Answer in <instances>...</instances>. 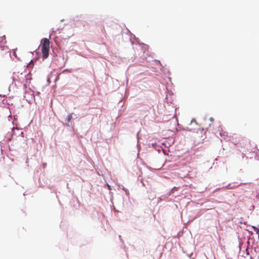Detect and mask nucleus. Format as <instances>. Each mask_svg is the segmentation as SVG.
<instances>
[{
    "label": "nucleus",
    "mask_w": 259,
    "mask_h": 259,
    "mask_svg": "<svg viewBox=\"0 0 259 259\" xmlns=\"http://www.w3.org/2000/svg\"><path fill=\"white\" fill-rule=\"evenodd\" d=\"M252 227L253 230L256 233V234H257L259 235V229L254 226H252Z\"/></svg>",
    "instance_id": "obj_4"
},
{
    "label": "nucleus",
    "mask_w": 259,
    "mask_h": 259,
    "mask_svg": "<svg viewBox=\"0 0 259 259\" xmlns=\"http://www.w3.org/2000/svg\"><path fill=\"white\" fill-rule=\"evenodd\" d=\"M258 227H259V225H258Z\"/></svg>",
    "instance_id": "obj_9"
},
{
    "label": "nucleus",
    "mask_w": 259,
    "mask_h": 259,
    "mask_svg": "<svg viewBox=\"0 0 259 259\" xmlns=\"http://www.w3.org/2000/svg\"><path fill=\"white\" fill-rule=\"evenodd\" d=\"M13 55L16 57V55L15 52H14V54Z\"/></svg>",
    "instance_id": "obj_8"
},
{
    "label": "nucleus",
    "mask_w": 259,
    "mask_h": 259,
    "mask_svg": "<svg viewBox=\"0 0 259 259\" xmlns=\"http://www.w3.org/2000/svg\"><path fill=\"white\" fill-rule=\"evenodd\" d=\"M210 120L211 121H213V118H212V117H211V118H210Z\"/></svg>",
    "instance_id": "obj_7"
},
{
    "label": "nucleus",
    "mask_w": 259,
    "mask_h": 259,
    "mask_svg": "<svg viewBox=\"0 0 259 259\" xmlns=\"http://www.w3.org/2000/svg\"><path fill=\"white\" fill-rule=\"evenodd\" d=\"M72 118V116H71V114H69L68 116H67V122H69L71 120V119Z\"/></svg>",
    "instance_id": "obj_6"
},
{
    "label": "nucleus",
    "mask_w": 259,
    "mask_h": 259,
    "mask_svg": "<svg viewBox=\"0 0 259 259\" xmlns=\"http://www.w3.org/2000/svg\"><path fill=\"white\" fill-rule=\"evenodd\" d=\"M6 41L5 40V36L0 37V50L5 51L6 54H9L7 51V47L5 46Z\"/></svg>",
    "instance_id": "obj_2"
},
{
    "label": "nucleus",
    "mask_w": 259,
    "mask_h": 259,
    "mask_svg": "<svg viewBox=\"0 0 259 259\" xmlns=\"http://www.w3.org/2000/svg\"><path fill=\"white\" fill-rule=\"evenodd\" d=\"M26 75L24 73H20L19 75H17V77H14V81H17L20 82L21 83H24V80H26L25 79Z\"/></svg>",
    "instance_id": "obj_3"
},
{
    "label": "nucleus",
    "mask_w": 259,
    "mask_h": 259,
    "mask_svg": "<svg viewBox=\"0 0 259 259\" xmlns=\"http://www.w3.org/2000/svg\"><path fill=\"white\" fill-rule=\"evenodd\" d=\"M41 52L43 59H46L49 56L50 51V41L46 38L41 40Z\"/></svg>",
    "instance_id": "obj_1"
},
{
    "label": "nucleus",
    "mask_w": 259,
    "mask_h": 259,
    "mask_svg": "<svg viewBox=\"0 0 259 259\" xmlns=\"http://www.w3.org/2000/svg\"><path fill=\"white\" fill-rule=\"evenodd\" d=\"M33 66V61L31 60L29 63L27 65V67L32 68Z\"/></svg>",
    "instance_id": "obj_5"
}]
</instances>
